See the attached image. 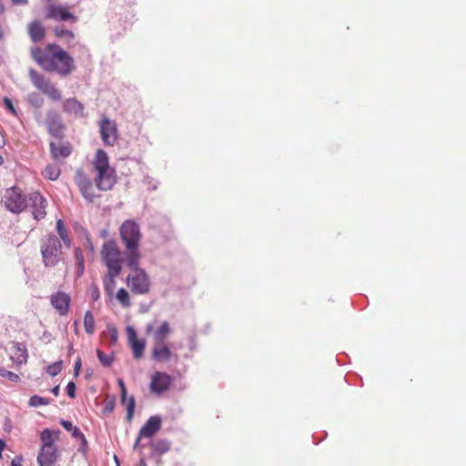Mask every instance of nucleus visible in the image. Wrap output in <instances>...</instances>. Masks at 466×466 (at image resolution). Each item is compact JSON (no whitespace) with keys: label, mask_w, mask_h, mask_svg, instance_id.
<instances>
[{"label":"nucleus","mask_w":466,"mask_h":466,"mask_svg":"<svg viewBox=\"0 0 466 466\" xmlns=\"http://www.w3.org/2000/svg\"><path fill=\"white\" fill-rule=\"evenodd\" d=\"M72 350H73V345L71 344V345L69 346V351H72Z\"/></svg>","instance_id":"13d9d810"},{"label":"nucleus","mask_w":466,"mask_h":466,"mask_svg":"<svg viewBox=\"0 0 466 466\" xmlns=\"http://www.w3.org/2000/svg\"><path fill=\"white\" fill-rule=\"evenodd\" d=\"M48 404H50L49 399L40 397L38 395H34L29 399V405L31 407L46 406Z\"/></svg>","instance_id":"2f4dec72"},{"label":"nucleus","mask_w":466,"mask_h":466,"mask_svg":"<svg viewBox=\"0 0 466 466\" xmlns=\"http://www.w3.org/2000/svg\"><path fill=\"white\" fill-rule=\"evenodd\" d=\"M96 355L98 360L104 366L108 367L112 364L113 358L111 356L106 355L105 353H103L102 350H96Z\"/></svg>","instance_id":"f704fd0d"},{"label":"nucleus","mask_w":466,"mask_h":466,"mask_svg":"<svg viewBox=\"0 0 466 466\" xmlns=\"http://www.w3.org/2000/svg\"><path fill=\"white\" fill-rule=\"evenodd\" d=\"M93 166L97 175L95 178L100 190H110L116 183L115 169L109 166V158L103 149H97Z\"/></svg>","instance_id":"7ed1b4c3"},{"label":"nucleus","mask_w":466,"mask_h":466,"mask_svg":"<svg viewBox=\"0 0 466 466\" xmlns=\"http://www.w3.org/2000/svg\"><path fill=\"white\" fill-rule=\"evenodd\" d=\"M81 366H82V361H81V359L78 358L76 360V361L75 362V365H74V376L75 377H77L80 373V370H81Z\"/></svg>","instance_id":"37998d69"},{"label":"nucleus","mask_w":466,"mask_h":466,"mask_svg":"<svg viewBox=\"0 0 466 466\" xmlns=\"http://www.w3.org/2000/svg\"><path fill=\"white\" fill-rule=\"evenodd\" d=\"M119 274H114L110 270H107L106 275L104 277L103 282H104V289L105 291L108 295H112L115 286H116V280L115 278L117 277Z\"/></svg>","instance_id":"a878e982"},{"label":"nucleus","mask_w":466,"mask_h":466,"mask_svg":"<svg viewBox=\"0 0 466 466\" xmlns=\"http://www.w3.org/2000/svg\"><path fill=\"white\" fill-rule=\"evenodd\" d=\"M59 431L44 430L40 434L41 448L37 455L39 466H53L58 460L59 452L55 445L59 440Z\"/></svg>","instance_id":"20e7f679"},{"label":"nucleus","mask_w":466,"mask_h":466,"mask_svg":"<svg viewBox=\"0 0 466 466\" xmlns=\"http://www.w3.org/2000/svg\"><path fill=\"white\" fill-rule=\"evenodd\" d=\"M0 376L3 378H6L7 380L16 382L19 380V376L12 371L7 370L6 369L0 367Z\"/></svg>","instance_id":"72a5a7b5"},{"label":"nucleus","mask_w":466,"mask_h":466,"mask_svg":"<svg viewBox=\"0 0 466 466\" xmlns=\"http://www.w3.org/2000/svg\"><path fill=\"white\" fill-rule=\"evenodd\" d=\"M50 151L54 159L66 158L70 156L72 147L68 143H50Z\"/></svg>","instance_id":"4be33fe9"},{"label":"nucleus","mask_w":466,"mask_h":466,"mask_svg":"<svg viewBox=\"0 0 466 466\" xmlns=\"http://www.w3.org/2000/svg\"><path fill=\"white\" fill-rule=\"evenodd\" d=\"M53 32L57 38L64 39L66 43H70L75 38V34L73 31L61 26H56L53 29Z\"/></svg>","instance_id":"bb28decb"},{"label":"nucleus","mask_w":466,"mask_h":466,"mask_svg":"<svg viewBox=\"0 0 466 466\" xmlns=\"http://www.w3.org/2000/svg\"><path fill=\"white\" fill-rule=\"evenodd\" d=\"M117 383H118V385L120 387V390H121V401H122L123 404H125L126 401H127V394L125 382H124V380L122 379H118L117 380Z\"/></svg>","instance_id":"4c0bfd02"},{"label":"nucleus","mask_w":466,"mask_h":466,"mask_svg":"<svg viewBox=\"0 0 466 466\" xmlns=\"http://www.w3.org/2000/svg\"><path fill=\"white\" fill-rule=\"evenodd\" d=\"M4 163V158L3 157L0 155V166Z\"/></svg>","instance_id":"4d7b16f0"},{"label":"nucleus","mask_w":466,"mask_h":466,"mask_svg":"<svg viewBox=\"0 0 466 466\" xmlns=\"http://www.w3.org/2000/svg\"><path fill=\"white\" fill-rule=\"evenodd\" d=\"M29 79L33 86L42 92L45 96L54 101H59L62 98V94L55 84L46 77L45 75L37 72L35 69L29 70Z\"/></svg>","instance_id":"423d86ee"},{"label":"nucleus","mask_w":466,"mask_h":466,"mask_svg":"<svg viewBox=\"0 0 466 466\" xmlns=\"http://www.w3.org/2000/svg\"><path fill=\"white\" fill-rule=\"evenodd\" d=\"M84 327L87 334L92 335L96 330L95 318L91 311L87 310L84 316Z\"/></svg>","instance_id":"cd10ccee"},{"label":"nucleus","mask_w":466,"mask_h":466,"mask_svg":"<svg viewBox=\"0 0 466 466\" xmlns=\"http://www.w3.org/2000/svg\"><path fill=\"white\" fill-rule=\"evenodd\" d=\"M50 304L60 316H66L70 309L71 297L64 291H56L51 295Z\"/></svg>","instance_id":"4468645a"},{"label":"nucleus","mask_w":466,"mask_h":466,"mask_svg":"<svg viewBox=\"0 0 466 466\" xmlns=\"http://www.w3.org/2000/svg\"><path fill=\"white\" fill-rule=\"evenodd\" d=\"M90 296L94 301L98 300L100 298V291L98 287L96 284H92L89 289Z\"/></svg>","instance_id":"58836bf2"},{"label":"nucleus","mask_w":466,"mask_h":466,"mask_svg":"<svg viewBox=\"0 0 466 466\" xmlns=\"http://www.w3.org/2000/svg\"><path fill=\"white\" fill-rule=\"evenodd\" d=\"M29 101L31 104H33L34 106H35L37 107L41 106L43 104V99L38 97V96L35 94H33L30 96Z\"/></svg>","instance_id":"79ce46f5"},{"label":"nucleus","mask_w":466,"mask_h":466,"mask_svg":"<svg viewBox=\"0 0 466 466\" xmlns=\"http://www.w3.org/2000/svg\"><path fill=\"white\" fill-rule=\"evenodd\" d=\"M146 331L147 334L152 332L154 343H162L166 342L172 330L169 323L163 321L156 329H153L151 324H148L146 328Z\"/></svg>","instance_id":"f3484780"},{"label":"nucleus","mask_w":466,"mask_h":466,"mask_svg":"<svg viewBox=\"0 0 466 466\" xmlns=\"http://www.w3.org/2000/svg\"><path fill=\"white\" fill-rule=\"evenodd\" d=\"M127 266L134 270V273L127 278V283L131 291L138 295L147 294L150 289V280L146 271L138 267V262L136 265Z\"/></svg>","instance_id":"0eeeda50"},{"label":"nucleus","mask_w":466,"mask_h":466,"mask_svg":"<svg viewBox=\"0 0 466 466\" xmlns=\"http://www.w3.org/2000/svg\"><path fill=\"white\" fill-rule=\"evenodd\" d=\"M76 384L73 381H70L66 385V393L72 399L76 398Z\"/></svg>","instance_id":"a19ab883"},{"label":"nucleus","mask_w":466,"mask_h":466,"mask_svg":"<svg viewBox=\"0 0 466 466\" xmlns=\"http://www.w3.org/2000/svg\"><path fill=\"white\" fill-rule=\"evenodd\" d=\"M5 145V139L2 132H0V148Z\"/></svg>","instance_id":"603ef678"},{"label":"nucleus","mask_w":466,"mask_h":466,"mask_svg":"<svg viewBox=\"0 0 466 466\" xmlns=\"http://www.w3.org/2000/svg\"><path fill=\"white\" fill-rule=\"evenodd\" d=\"M74 256H75V258H76V261H77V262H78V261H83V260H85V259H84V256H83V252H82V250H81V248H75V250H74Z\"/></svg>","instance_id":"a18cd8bd"},{"label":"nucleus","mask_w":466,"mask_h":466,"mask_svg":"<svg viewBox=\"0 0 466 466\" xmlns=\"http://www.w3.org/2000/svg\"><path fill=\"white\" fill-rule=\"evenodd\" d=\"M78 275H82L85 269V260L77 262Z\"/></svg>","instance_id":"09e8293b"},{"label":"nucleus","mask_w":466,"mask_h":466,"mask_svg":"<svg viewBox=\"0 0 466 466\" xmlns=\"http://www.w3.org/2000/svg\"><path fill=\"white\" fill-rule=\"evenodd\" d=\"M23 457L22 456H16L15 459L11 461V466H22Z\"/></svg>","instance_id":"de8ad7c7"},{"label":"nucleus","mask_w":466,"mask_h":466,"mask_svg":"<svg viewBox=\"0 0 466 466\" xmlns=\"http://www.w3.org/2000/svg\"><path fill=\"white\" fill-rule=\"evenodd\" d=\"M128 343L131 347L133 356L136 360H139L144 355L146 342L144 339H138L134 329L127 328Z\"/></svg>","instance_id":"a211bd4d"},{"label":"nucleus","mask_w":466,"mask_h":466,"mask_svg":"<svg viewBox=\"0 0 466 466\" xmlns=\"http://www.w3.org/2000/svg\"><path fill=\"white\" fill-rule=\"evenodd\" d=\"M172 384V378L169 374L163 371H156L149 384V389L156 394H161L169 390Z\"/></svg>","instance_id":"ddd939ff"},{"label":"nucleus","mask_w":466,"mask_h":466,"mask_svg":"<svg viewBox=\"0 0 466 466\" xmlns=\"http://www.w3.org/2000/svg\"><path fill=\"white\" fill-rule=\"evenodd\" d=\"M61 370H62V361H56L53 364H50L46 367V372L52 376V377H55L56 376L58 373L61 372Z\"/></svg>","instance_id":"473e14b6"},{"label":"nucleus","mask_w":466,"mask_h":466,"mask_svg":"<svg viewBox=\"0 0 466 466\" xmlns=\"http://www.w3.org/2000/svg\"><path fill=\"white\" fill-rule=\"evenodd\" d=\"M5 448V443L4 441L0 439V458L2 457V452Z\"/></svg>","instance_id":"5fc2aeb1"},{"label":"nucleus","mask_w":466,"mask_h":466,"mask_svg":"<svg viewBox=\"0 0 466 466\" xmlns=\"http://www.w3.org/2000/svg\"><path fill=\"white\" fill-rule=\"evenodd\" d=\"M4 105L5 106V107L15 116L17 115L16 113V110L13 105V102L10 98L8 97H4Z\"/></svg>","instance_id":"ea45409f"},{"label":"nucleus","mask_w":466,"mask_h":466,"mask_svg":"<svg viewBox=\"0 0 466 466\" xmlns=\"http://www.w3.org/2000/svg\"><path fill=\"white\" fill-rule=\"evenodd\" d=\"M51 392H52L55 396H58V395H59V392H60L59 386H56V387H54V388L51 390Z\"/></svg>","instance_id":"864d4df0"},{"label":"nucleus","mask_w":466,"mask_h":466,"mask_svg":"<svg viewBox=\"0 0 466 466\" xmlns=\"http://www.w3.org/2000/svg\"><path fill=\"white\" fill-rule=\"evenodd\" d=\"M76 184L83 195V197L92 202L95 198L93 184L89 178L83 175H79L76 179Z\"/></svg>","instance_id":"412c9836"},{"label":"nucleus","mask_w":466,"mask_h":466,"mask_svg":"<svg viewBox=\"0 0 466 466\" xmlns=\"http://www.w3.org/2000/svg\"><path fill=\"white\" fill-rule=\"evenodd\" d=\"M28 201L33 218L37 221L45 218L46 216L47 200L39 192H33L29 195Z\"/></svg>","instance_id":"f8f14e48"},{"label":"nucleus","mask_w":466,"mask_h":466,"mask_svg":"<svg viewBox=\"0 0 466 466\" xmlns=\"http://www.w3.org/2000/svg\"><path fill=\"white\" fill-rule=\"evenodd\" d=\"M14 5H26L28 4V0H11Z\"/></svg>","instance_id":"8fccbe9b"},{"label":"nucleus","mask_w":466,"mask_h":466,"mask_svg":"<svg viewBox=\"0 0 466 466\" xmlns=\"http://www.w3.org/2000/svg\"><path fill=\"white\" fill-rule=\"evenodd\" d=\"M33 60L46 72H56L61 76L70 75L76 68L73 57L57 44H48L44 48L30 49Z\"/></svg>","instance_id":"f257e3e1"},{"label":"nucleus","mask_w":466,"mask_h":466,"mask_svg":"<svg viewBox=\"0 0 466 466\" xmlns=\"http://www.w3.org/2000/svg\"><path fill=\"white\" fill-rule=\"evenodd\" d=\"M98 127L103 143L109 147L115 146L119 138L116 123L104 115L98 122Z\"/></svg>","instance_id":"9d476101"},{"label":"nucleus","mask_w":466,"mask_h":466,"mask_svg":"<svg viewBox=\"0 0 466 466\" xmlns=\"http://www.w3.org/2000/svg\"><path fill=\"white\" fill-rule=\"evenodd\" d=\"M15 362L18 364L26 363L28 360V352L25 346L21 344L16 345V352L15 354Z\"/></svg>","instance_id":"c85d7f7f"},{"label":"nucleus","mask_w":466,"mask_h":466,"mask_svg":"<svg viewBox=\"0 0 466 466\" xmlns=\"http://www.w3.org/2000/svg\"><path fill=\"white\" fill-rule=\"evenodd\" d=\"M116 298L123 308L130 307V296L129 293L124 288L118 289Z\"/></svg>","instance_id":"c756f323"},{"label":"nucleus","mask_w":466,"mask_h":466,"mask_svg":"<svg viewBox=\"0 0 466 466\" xmlns=\"http://www.w3.org/2000/svg\"><path fill=\"white\" fill-rule=\"evenodd\" d=\"M160 427L161 420L157 416L150 417L140 429V437L150 438L160 430Z\"/></svg>","instance_id":"aec40b11"},{"label":"nucleus","mask_w":466,"mask_h":466,"mask_svg":"<svg viewBox=\"0 0 466 466\" xmlns=\"http://www.w3.org/2000/svg\"><path fill=\"white\" fill-rule=\"evenodd\" d=\"M150 448L153 455L160 456L169 451L170 443L166 440H156L150 442Z\"/></svg>","instance_id":"5701e85b"},{"label":"nucleus","mask_w":466,"mask_h":466,"mask_svg":"<svg viewBox=\"0 0 466 466\" xmlns=\"http://www.w3.org/2000/svg\"><path fill=\"white\" fill-rule=\"evenodd\" d=\"M72 435L74 438L79 439L82 441L83 445H87V441L85 435L80 431V430L77 427L74 428V430L72 431Z\"/></svg>","instance_id":"e433bc0d"},{"label":"nucleus","mask_w":466,"mask_h":466,"mask_svg":"<svg viewBox=\"0 0 466 466\" xmlns=\"http://www.w3.org/2000/svg\"><path fill=\"white\" fill-rule=\"evenodd\" d=\"M142 438H143V437H140V433H138V436H137V440H136V441H135V443H134V450H137V449H139V447H140V442H141V439H142Z\"/></svg>","instance_id":"3c124183"},{"label":"nucleus","mask_w":466,"mask_h":466,"mask_svg":"<svg viewBox=\"0 0 466 466\" xmlns=\"http://www.w3.org/2000/svg\"><path fill=\"white\" fill-rule=\"evenodd\" d=\"M27 34L35 44L42 42L46 35V27L39 20H33L27 24Z\"/></svg>","instance_id":"6ab92c4d"},{"label":"nucleus","mask_w":466,"mask_h":466,"mask_svg":"<svg viewBox=\"0 0 466 466\" xmlns=\"http://www.w3.org/2000/svg\"><path fill=\"white\" fill-rule=\"evenodd\" d=\"M40 251L46 267H56L63 258L61 241L55 235L41 239Z\"/></svg>","instance_id":"39448f33"},{"label":"nucleus","mask_w":466,"mask_h":466,"mask_svg":"<svg viewBox=\"0 0 466 466\" xmlns=\"http://www.w3.org/2000/svg\"><path fill=\"white\" fill-rule=\"evenodd\" d=\"M46 125L48 132L55 137L61 138L63 137L64 125L60 116L49 111L46 115Z\"/></svg>","instance_id":"dca6fc26"},{"label":"nucleus","mask_w":466,"mask_h":466,"mask_svg":"<svg viewBox=\"0 0 466 466\" xmlns=\"http://www.w3.org/2000/svg\"><path fill=\"white\" fill-rule=\"evenodd\" d=\"M5 11V7L3 4L0 3V14H2Z\"/></svg>","instance_id":"6e6d98bb"},{"label":"nucleus","mask_w":466,"mask_h":466,"mask_svg":"<svg viewBox=\"0 0 466 466\" xmlns=\"http://www.w3.org/2000/svg\"><path fill=\"white\" fill-rule=\"evenodd\" d=\"M103 262L106 264L107 270L114 274H120L122 269L121 253L116 242L106 241L104 243L101 250Z\"/></svg>","instance_id":"6e6552de"},{"label":"nucleus","mask_w":466,"mask_h":466,"mask_svg":"<svg viewBox=\"0 0 466 466\" xmlns=\"http://www.w3.org/2000/svg\"><path fill=\"white\" fill-rule=\"evenodd\" d=\"M46 18L58 22L68 21L72 24L77 22V16L70 12V7L61 5H48L46 9Z\"/></svg>","instance_id":"9b49d317"},{"label":"nucleus","mask_w":466,"mask_h":466,"mask_svg":"<svg viewBox=\"0 0 466 466\" xmlns=\"http://www.w3.org/2000/svg\"><path fill=\"white\" fill-rule=\"evenodd\" d=\"M119 231L126 248L127 263V265H136L141 258L139 244L142 234L139 225L136 221L128 219L122 223Z\"/></svg>","instance_id":"f03ea898"},{"label":"nucleus","mask_w":466,"mask_h":466,"mask_svg":"<svg viewBox=\"0 0 466 466\" xmlns=\"http://www.w3.org/2000/svg\"><path fill=\"white\" fill-rule=\"evenodd\" d=\"M64 111L74 114H82L84 110L83 105L76 98L66 99L63 104Z\"/></svg>","instance_id":"b1692460"},{"label":"nucleus","mask_w":466,"mask_h":466,"mask_svg":"<svg viewBox=\"0 0 466 466\" xmlns=\"http://www.w3.org/2000/svg\"><path fill=\"white\" fill-rule=\"evenodd\" d=\"M173 357L177 360L178 356L173 354L167 342L154 343L151 350V359L156 362H167Z\"/></svg>","instance_id":"2eb2a0df"},{"label":"nucleus","mask_w":466,"mask_h":466,"mask_svg":"<svg viewBox=\"0 0 466 466\" xmlns=\"http://www.w3.org/2000/svg\"><path fill=\"white\" fill-rule=\"evenodd\" d=\"M135 405V399L131 396L127 403V420L129 421L133 419Z\"/></svg>","instance_id":"c9c22d12"},{"label":"nucleus","mask_w":466,"mask_h":466,"mask_svg":"<svg viewBox=\"0 0 466 466\" xmlns=\"http://www.w3.org/2000/svg\"><path fill=\"white\" fill-rule=\"evenodd\" d=\"M3 202L13 213H20L26 208V199L19 187H12L5 192Z\"/></svg>","instance_id":"1a4fd4ad"},{"label":"nucleus","mask_w":466,"mask_h":466,"mask_svg":"<svg viewBox=\"0 0 466 466\" xmlns=\"http://www.w3.org/2000/svg\"><path fill=\"white\" fill-rule=\"evenodd\" d=\"M56 231L64 245L69 248L71 246V239L69 238L67 228L62 219H58L56 221Z\"/></svg>","instance_id":"393cba45"},{"label":"nucleus","mask_w":466,"mask_h":466,"mask_svg":"<svg viewBox=\"0 0 466 466\" xmlns=\"http://www.w3.org/2000/svg\"><path fill=\"white\" fill-rule=\"evenodd\" d=\"M114 408H115V402H114V400H110L104 407L103 412L106 414L111 413L113 411Z\"/></svg>","instance_id":"c03bdc74"},{"label":"nucleus","mask_w":466,"mask_h":466,"mask_svg":"<svg viewBox=\"0 0 466 466\" xmlns=\"http://www.w3.org/2000/svg\"><path fill=\"white\" fill-rule=\"evenodd\" d=\"M60 423L64 427V429H66L68 431H72L74 430V428H76L75 426H73L72 422L69 420H62Z\"/></svg>","instance_id":"49530a36"},{"label":"nucleus","mask_w":466,"mask_h":466,"mask_svg":"<svg viewBox=\"0 0 466 466\" xmlns=\"http://www.w3.org/2000/svg\"><path fill=\"white\" fill-rule=\"evenodd\" d=\"M44 175L50 180H56L60 176V168L56 165H47L44 170Z\"/></svg>","instance_id":"7c9ffc66"}]
</instances>
